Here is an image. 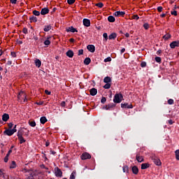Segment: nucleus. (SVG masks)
I'll use <instances>...</instances> for the list:
<instances>
[{
	"mask_svg": "<svg viewBox=\"0 0 179 179\" xmlns=\"http://www.w3.org/2000/svg\"><path fill=\"white\" fill-rule=\"evenodd\" d=\"M17 98L19 101H21V102L23 101L24 103L27 101L26 92H24V91H20L19 92Z\"/></svg>",
	"mask_w": 179,
	"mask_h": 179,
	"instance_id": "f257e3e1",
	"label": "nucleus"
},
{
	"mask_svg": "<svg viewBox=\"0 0 179 179\" xmlns=\"http://www.w3.org/2000/svg\"><path fill=\"white\" fill-rule=\"evenodd\" d=\"M17 125L15 124L13 129H8L3 131L4 135H7L8 136H12L15 132H17V129H16Z\"/></svg>",
	"mask_w": 179,
	"mask_h": 179,
	"instance_id": "f03ea898",
	"label": "nucleus"
},
{
	"mask_svg": "<svg viewBox=\"0 0 179 179\" xmlns=\"http://www.w3.org/2000/svg\"><path fill=\"white\" fill-rule=\"evenodd\" d=\"M24 131L23 129L18 130L17 136L18 137V139L20 141V143H24L26 142V140L23 138V133Z\"/></svg>",
	"mask_w": 179,
	"mask_h": 179,
	"instance_id": "7ed1b4c3",
	"label": "nucleus"
},
{
	"mask_svg": "<svg viewBox=\"0 0 179 179\" xmlns=\"http://www.w3.org/2000/svg\"><path fill=\"white\" fill-rule=\"evenodd\" d=\"M122 101V94H116L114 96L113 102L119 103H121Z\"/></svg>",
	"mask_w": 179,
	"mask_h": 179,
	"instance_id": "20e7f679",
	"label": "nucleus"
},
{
	"mask_svg": "<svg viewBox=\"0 0 179 179\" xmlns=\"http://www.w3.org/2000/svg\"><path fill=\"white\" fill-rule=\"evenodd\" d=\"M151 159L156 166H162V162L156 155H152Z\"/></svg>",
	"mask_w": 179,
	"mask_h": 179,
	"instance_id": "39448f33",
	"label": "nucleus"
},
{
	"mask_svg": "<svg viewBox=\"0 0 179 179\" xmlns=\"http://www.w3.org/2000/svg\"><path fill=\"white\" fill-rule=\"evenodd\" d=\"M81 160H87V159H92V155L89 152H84L80 156Z\"/></svg>",
	"mask_w": 179,
	"mask_h": 179,
	"instance_id": "423d86ee",
	"label": "nucleus"
},
{
	"mask_svg": "<svg viewBox=\"0 0 179 179\" xmlns=\"http://www.w3.org/2000/svg\"><path fill=\"white\" fill-rule=\"evenodd\" d=\"M55 174L56 177H62V171H61V169H59V168L56 167L55 169Z\"/></svg>",
	"mask_w": 179,
	"mask_h": 179,
	"instance_id": "0eeeda50",
	"label": "nucleus"
},
{
	"mask_svg": "<svg viewBox=\"0 0 179 179\" xmlns=\"http://www.w3.org/2000/svg\"><path fill=\"white\" fill-rule=\"evenodd\" d=\"M83 22L85 27H90V20L85 18L83 19Z\"/></svg>",
	"mask_w": 179,
	"mask_h": 179,
	"instance_id": "6e6552de",
	"label": "nucleus"
},
{
	"mask_svg": "<svg viewBox=\"0 0 179 179\" xmlns=\"http://www.w3.org/2000/svg\"><path fill=\"white\" fill-rule=\"evenodd\" d=\"M66 31L67 33H69V31L71 33H78V29H76V28H73V27H70L66 29Z\"/></svg>",
	"mask_w": 179,
	"mask_h": 179,
	"instance_id": "1a4fd4ad",
	"label": "nucleus"
},
{
	"mask_svg": "<svg viewBox=\"0 0 179 179\" xmlns=\"http://www.w3.org/2000/svg\"><path fill=\"white\" fill-rule=\"evenodd\" d=\"M87 49L88 50V51H90V52H94V51H96V48L93 45H88L87 46Z\"/></svg>",
	"mask_w": 179,
	"mask_h": 179,
	"instance_id": "9d476101",
	"label": "nucleus"
},
{
	"mask_svg": "<svg viewBox=\"0 0 179 179\" xmlns=\"http://www.w3.org/2000/svg\"><path fill=\"white\" fill-rule=\"evenodd\" d=\"M122 108H134L132 104L121 103Z\"/></svg>",
	"mask_w": 179,
	"mask_h": 179,
	"instance_id": "9b49d317",
	"label": "nucleus"
},
{
	"mask_svg": "<svg viewBox=\"0 0 179 179\" xmlns=\"http://www.w3.org/2000/svg\"><path fill=\"white\" fill-rule=\"evenodd\" d=\"M124 15H125V12H123V11H116L114 13V15L117 17H120L121 16H124Z\"/></svg>",
	"mask_w": 179,
	"mask_h": 179,
	"instance_id": "f8f14e48",
	"label": "nucleus"
},
{
	"mask_svg": "<svg viewBox=\"0 0 179 179\" xmlns=\"http://www.w3.org/2000/svg\"><path fill=\"white\" fill-rule=\"evenodd\" d=\"M50 10L48 8H42L41 10V15H47V13H49Z\"/></svg>",
	"mask_w": 179,
	"mask_h": 179,
	"instance_id": "ddd939ff",
	"label": "nucleus"
},
{
	"mask_svg": "<svg viewBox=\"0 0 179 179\" xmlns=\"http://www.w3.org/2000/svg\"><path fill=\"white\" fill-rule=\"evenodd\" d=\"M179 45V41H173L171 43L170 47L171 48H174L175 47H178Z\"/></svg>",
	"mask_w": 179,
	"mask_h": 179,
	"instance_id": "4468645a",
	"label": "nucleus"
},
{
	"mask_svg": "<svg viewBox=\"0 0 179 179\" xmlns=\"http://www.w3.org/2000/svg\"><path fill=\"white\" fill-rule=\"evenodd\" d=\"M91 96H96L97 94V89L92 88L90 91Z\"/></svg>",
	"mask_w": 179,
	"mask_h": 179,
	"instance_id": "2eb2a0df",
	"label": "nucleus"
},
{
	"mask_svg": "<svg viewBox=\"0 0 179 179\" xmlns=\"http://www.w3.org/2000/svg\"><path fill=\"white\" fill-rule=\"evenodd\" d=\"M66 56L69 57V58H73V51L71 50H69L66 53Z\"/></svg>",
	"mask_w": 179,
	"mask_h": 179,
	"instance_id": "dca6fc26",
	"label": "nucleus"
},
{
	"mask_svg": "<svg viewBox=\"0 0 179 179\" xmlns=\"http://www.w3.org/2000/svg\"><path fill=\"white\" fill-rule=\"evenodd\" d=\"M34 62H35V65L37 68H40V66H41V62L40 59H36Z\"/></svg>",
	"mask_w": 179,
	"mask_h": 179,
	"instance_id": "f3484780",
	"label": "nucleus"
},
{
	"mask_svg": "<svg viewBox=\"0 0 179 179\" xmlns=\"http://www.w3.org/2000/svg\"><path fill=\"white\" fill-rule=\"evenodd\" d=\"M2 120H3V121H4V122H6V121H8V120H9V115L4 113L2 115Z\"/></svg>",
	"mask_w": 179,
	"mask_h": 179,
	"instance_id": "a211bd4d",
	"label": "nucleus"
},
{
	"mask_svg": "<svg viewBox=\"0 0 179 179\" xmlns=\"http://www.w3.org/2000/svg\"><path fill=\"white\" fill-rule=\"evenodd\" d=\"M17 167V164H16V162L12 161L11 163L10 164V169H16Z\"/></svg>",
	"mask_w": 179,
	"mask_h": 179,
	"instance_id": "6ab92c4d",
	"label": "nucleus"
},
{
	"mask_svg": "<svg viewBox=\"0 0 179 179\" xmlns=\"http://www.w3.org/2000/svg\"><path fill=\"white\" fill-rule=\"evenodd\" d=\"M29 20L31 23H36L37 22V18L36 16L32 15L29 17Z\"/></svg>",
	"mask_w": 179,
	"mask_h": 179,
	"instance_id": "aec40b11",
	"label": "nucleus"
},
{
	"mask_svg": "<svg viewBox=\"0 0 179 179\" xmlns=\"http://www.w3.org/2000/svg\"><path fill=\"white\" fill-rule=\"evenodd\" d=\"M109 40H115L117 38V34L113 33L108 36Z\"/></svg>",
	"mask_w": 179,
	"mask_h": 179,
	"instance_id": "412c9836",
	"label": "nucleus"
},
{
	"mask_svg": "<svg viewBox=\"0 0 179 179\" xmlns=\"http://www.w3.org/2000/svg\"><path fill=\"white\" fill-rule=\"evenodd\" d=\"M149 164L148 163H144L141 164V170H146V169H149Z\"/></svg>",
	"mask_w": 179,
	"mask_h": 179,
	"instance_id": "4be33fe9",
	"label": "nucleus"
},
{
	"mask_svg": "<svg viewBox=\"0 0 179 179\" xmlns=\"http://www.w3.org/2000/svg\"><path fill=\"white\" fill-rule=\"evenodd\" d=\"M108 20L110 23H114V22H115V17L113 15H110L108 17Z\"/></svg>",
	"mask_w": 179,
	"mask_h": 179,
	"instance_id": "5701e85b",
	"label": "nucleus"
},
{
	"mask_svg": "<svg viewBox=\"0 0 179 179\" xmlns=\"http://www.w3.org/2000/svg\"><path fill=\"white\" fill-rule=\"evenodd\" d=\"M131 170L134 174H138V173H139V169L136 167V166H133Z\"/></svg>",
	"mask_w": 179,
	"mask_h": 179,
	"instance_id": "b1692460",
	"label": "nucleus"
},
{
	"mask_svg": "<svg viewBox=\"0 0 179 179\" xmlns=\"http://www.w3.org/2000/svg\"><path fill=\"white\" fill-rule=\"evenodd\" d=\"M136 160L137 162H138V163H142V162H143V157L139 155H136Z\"/></svg>",
	"mask_w": 179,
	"mask_h": 179,
	"instance_id": "393cba45",
	"label": "nucleus"
},
{
	"mask_svg": "<svg viewBox=\"0 0 179 179\" xmlns=\"http://www.w3.org/2000/svg\"><path fill=\"white\" fill-rule=\"evenodd\" d=\"M51 28H52L51 24L45 25L43 30L44 31H50Z\"/></svg>",
	"mask_w": 179,
	"mask_h": 179,
	"instance_id": "a878e982",
	"label": "nucleus"
},
{
	"mask_svg": "<svg viewBox=\"0 0 179 179\" xmlns=\"http://www.w3.org/2000/svg\"><path fill=\"white\" fill-rule=\"evenodd\" d=\"M90 62H92V59H90V58H89V57L85 58L84 60L85 65H89V64H90Z\"/></svg>",
	"mask_w": 179,
	"mask_h": 179,
	"instance_id": "bb28decb",
	"label": "nucleus"
},
{
	"mask_svg": "<svg viewBox=\"0 0 179 179\" xmlns=\"http://www.w3.org/2000/svg\"><path fill=\"white\" fill-rule=\"evenodd\" d=\"M104 83H111V78L107 76L103 79Z\"/></svg>",
	"mask_w": 179,
	"mask_h": 179,
	"instance_id": "cd10ccee",
	"label": "nucleus"
},
{
	"mask_svg": "<svg viewBox=\"0 0 179 179\" xmlns=\"http://www.w3.org/2000/svg\"><path fill=\"white\" fill-rule=\"evenodd\" d=\"M41 124H45L47 122V117H41L40 119Z\"/></svg>",
	"mask_w": 179,
	"mask_h": 179,
	"instance_id": "c85d7f7f",
	"label": "nucleus"
},
{
	"mask_svg": "<svg viewBox=\"0 0 179 179\" xmlns=\"http://www.w3.org/2000/svg\"><path fill=\"white\" fill-rule=\"evenodd\" d=\"M76 177V171H73L71 173L69 179H75Z\"/></svg>",
	"mask_w": 179,
	"mask_h": 179,
	"instance_id": "c756f323",
	"label": "nucleus"
},
{
	"mask_svg": "<svg viewBox=\"0 0 179 179\" xmlns=\"http://www.w3.org/2000/svg\"><path fill=\"white\" fill-rule=\"evenodd\" d=\"M115 107V105L110 103L108 105V108H106L107 110H112Z\"/></svg>",
	"mask_w": 179,
	"mask_h": 179,
	"instance_id": "7c9ffc66",
	"label": "nucleus"
},
{
	"mask_svg": "<svg viewBox=\"0 0 179 179\" xmlns=\"http://www.w3.org/2000/svg\"><path fill=\"white\" fill-rule=\"evenodd\" d=\"M175 155L176 160H179V150L175 151Z\"/></svg>",
	"mask_w": 179,
	"mask_h": 179,
	"instance_id": "2f4dec72",
	"label": "nucleus"
},
{
	"mask_svg": "<svg viewBox=\"0 0 179 179\" xmlns=\"http://www.w3.org/2000/svg\"><path fill=\"white\" fill-rule=\"evenodd\" d=\"M29 124L30 125V127H36V122L35 121H29Z\"/></svg>",
	"mask_w": 179,
	"mask_h": 179,
	"instance_id": "473e14b6",
	"label": "nucleus"
},
{
	"mask_svg": "<svg viewBox=\"0 0 179 179\" xmlns=\"http://www.w3.org/2000/svg\"><path fill=\"white\" fill-rule=\"evenodd\" d=\"M48 38H48V39L44 41L45 45H50L51 44V41H50V40H48Z\"/></svg>",
	"mask_w": 179,
	"mask_h": 179,
	"instance_id": "72a5a7b5",
	"label": "nucleus"
},
{
	"mask_svg": "<svg viewBox=\"0 0 179 179\" xmlns=\"http://www.w3.org/2000/svg\"><path fill=\"white\" fill-rule=\"evenodd\" d=\"M171 37V35L169 34L164 36V40H169V38H170Z\"/></svg>",
	"mask_w": 179,
	"mask_h": 179,
	"instance_id": "f704fd0d",
	"label": "nucleus"
},
{
	"mask_svg": "<svg viewBox=\"0 0 179 179\" xmlns=\"http://www.w3.org/2000/svg\"><path fill=\"white\" fill-rule=\"evenodd\" d=\"M104 89H110V87H111V85L110 83H106L104 86H103Z\"/></svg>",
	"mask_w": 179,
	"mask_h": 179,
	"instance_id": "c9c22d12",
	"label": "nucleus"
},
{
	"mask_svg": "<svg viewBox=\"0 0 179 179\" xmlns=\"http://www.w3.org/2000/svg\"><path fill=\"white\" fill-rule=\"evenodd\" d=\"M67 3H69V5H73L75 0H67Z\"/></svg>",
	"mask_w": 179,
	"mask_h": 179,
	"instance_id": "e433bc0d",
	"label": "nucleus"
},
{
	"mask_svg": "<svg viewBox=\"0 0 179 179\" xmlns=\"http://www.w3.org/2000/svg\"><path fill=\"white\" fill-rule=\"evenodd\" d=\"M122 169H123L124 173H128V166H124Z\"/></svg>",
	"mask_w": 179,
	"mask_h": 179,
	"instance_id": "4c0bfd02",
	"label": "nucleus"
},
{
	"mask_svg": "<svg viewBox=\"0 0 179 179\" xmlns=\"http://www.w3.org/2000/svg\"><path fill=\"white\" fill-rule=\"evenodd\" d=\"M33 14L35 15V16H40V13L39 11H37V10H34L33 11Z\"/></svg>",
	"mask_w": 179,
	"mask_h": 179,
	"instance_id": "58836bf2",
	"label": "nucleus"
},
{
	"mask_svg": "<svg viewBox=\"0 0 179 179\" xmlns=\"http://www.w3.org/2000/svg\"><path fill=\"white\" fill-rule=\"evenodd\" d=\"M143 27L145 30H148L149 29V24L148 23H145L143 24Z\"/></svg>",
	"mask_w": 179,
	"mask_h": 179,
	"instance_id": "ea45409f",
	"label": "nucleus"
},
{
	"mask_svg": "<svg viewBox=\"0 0 179 179\" xmlns=\"http://www.w3.org/2000/svg\"><path fill=\"white\" fill-rule=\"evenodd\" d=\"M104 62H111V57H108L104 59Z\"/></svg>",
	"mask_w": 179,
	"mask_h": 179,
	"instance_id": "a19ab883",
	"label": "nucleus"
},
{
	"mask_svg": "<svg viewBox=\"0 0 179 179\" xmlns=\"http://www.w3.org/2000/svg\"><path fill=\"white\" fill-rule=\"evenodd\" d=\"M155 61L156 62H162V58H160V57H156Z\"/></svg>",
	"mask_w": 179,
	"mask_h": 179,
	"instance_id": "79ce46f5",
	"label": "nucleus"
},
{
	"mask_svg": "<svg viewBox=\"0 0 179 179\" xmlns=\"http://www.w3.org/2000/svg\"><path fill=\"white\" fill-rule=\"evenodd\" d=\"M106 101H107V99H106V97H102V99H101V103H102V104H104Z\"/></svg>",
	"mask_w": 179,
	"mask_h": 179,
	"instance_id": "37998d69",
	"label": "nucleus"
},
{
	"mask_svg": "<svg viewBox=\"0 0 179 179\" xmlns=\"http://www.w3.org/2000/svg\"><path fill=\"white\" fill-rule=\"evenodd\" d=\"M103 37L105 38V40H106V41L108 40V35L107 34V33H104L103 34Z\"/></svg>",
	"mask_w": 179,
	"mask_h": 179,
	"instance_id": "c03bdc74",
	"label": "nucleus"
},
{
	"mask_svg": "<svg viewBox=\"0 0 179 179\" xmlns=\"http://www.w3.org/2000/svg\"><path fill=\"white\" fill-rule=\"evenodd\" d=\"M8 160H9V156L6 155V157H4V162L8 163Z\"/></svg>",
	"mask_w": 179,
	"mask_h": 179,
	"instance_id": "a18cd8bd",
	"label": "nucleus"
},
{
	"mask_svg": "<svg viewBox=\"0 0 179 179\" xmlns=\"http://www.w3.org/2000/svg\"><path fill=\"white\" fill-rule=\"evenodd\" d=\"M96 6H98V8H102L103 6V3H98L96 4Z\"/></svg>",
	"mask_w": 179,
	"mask_h": 179,
	"instance_id": "49530a36",
	"label": "nucleus"
},
{
	"mask_svg": "<svg viewBox=\"0 0 179 179\" xmlns=\"http://www.w3.org/2000/svg\"><path fill=\"white\" fill-rule=\"evenodd\" d=\"M168 104H170V105L174 104V100H173V99H169V100H168Z\"/></svg>",
	"mask_w": 179,
	"mask_h": 179,
	"instance_id": "de8ad7c7",
	"label": "nucleus"
},
{
	"mask_svg": "<svg viewBox=\"0 0 179 179\" xmlns=\"http://www.w3.org/2000/svg\"><path fill=\"white\" fill-rule=\"evenodd\" d=\"M24 34H27L29 33L27 28H24L22 30Z\"/></svg>",
	"mask_w": 179,
	"mask_h": 179,
	"instance_id": "09e8293b",
	"label": "nucleus"
},
{
	"mask_svg": "<svg viewBox=\"0 0 179 179\" xmlns=\"http://www.w3.org/2000/svg\"><path fill=\"white\" fill-rule=\"evenodd\" d=\"M78 55H83V49H80L78 50Z\"/></svg>",
	"mask_w": 179,
	"mask_h": 179,
	"instance_id": "8fccbe9b",
	"label": "nucleus"
},
{
	"mask_svg": "<svg viewBox=\"0 0 179 179\" xmlns=\"http://www.w3.org/2000/svg\"><path fill=\"white\" fill-rule=\"evenodd\" d=\"M171 14L173 15V16H177V11L176 10L171 11Z\"/></svg>",
	"mask_w": 179,
	"mask_h": 179,
	"instance_id": "3c124183",
	"label": "nucleus"
},
{
	"mask_svg": "<svg viewBox=\"0 0 179 179\" xmlns=\"http://www.w3.org/2000/svg\"><path fill=\"white\" fill-rule=\"evenodd\" d=\"M133 19L138 20L139 19V16L138 15H133Z\"/></svg>",
	"mask_w": 179,
	"mask_h": 179,
	"instance_id": "603ef678",
	"label": "nucleus"
},
{
	"mask_svg": "<svg viewBox=\"0 0 179 179\" xmlns=\"http://www.w3.org/2000/svg\"><path fill=\"white\" fill-rule=\"evenodd\" d=\"M141 66L142 68H145V66H146V62H141Z\"/></svg>",
	"mask_w": 179,
	"mask_h": 179,
	"instance_id": "864d4df0",
	"label": "nucleus"
},
{
	"mask_svg": "<svg viewBox=\"0 0 179 179\" xmlns=\"http://www.w3.org/2000/svg\"><path fill=\"white\" fill-rule=\"evenodd\" d=\"M8 128H9V129H12V128H13V123H9Z\"/></svg>",
	"mask_w": 179,
	"mask_h": 179,
	"instance_id": "5fc2aeb1",
	"label": "nucleus"
},
{
	"mask_svg": "<svg viewBox=\"0 0 179 179\" xmlns=\"http://www.w3.org/2000/svg\"><path fill=\"white\" fill-rule=\"evenodd\" d=\"M157 10H158V12H162V10H163V7H162V6L157 7Z\"/></svg>",
	"mask_w": 179,
	"mask_h": 179,
	"instance_id": "6e6d98bb",
	"label": "nucleus"
},
{
	"mask_svg": "<svg viewBox=\"0 0 179 179\" xmlns=\"http://www.w3.org/2000/svg\"><path fill=\"white\" fill-rule=\"evenodd\" d=\"M168 122H169V125H173V124H174V122H173L172 120H168Z\"/></svg>",
	"mask_w": 179,
	"mask_h": 179,
	"instance_id": "4d7b16f0",
	"label": "nucleus"
},
{
	"mask_svg": "<svg viewBox=\"0 0 179 179\" xmlns=\"http://www.w3.org/2000/svg\"><path fill=\"white\" fill-rule=\"evenodd\" d=\"M11 56L15 58L16 57V53L15 52H11Z\"/></svg>",
	"mask_w": 179,
	"mask_h": 179,
	"instance_id": "13d9d810",
	"label": "nucleus"
},
{
	"mask_svg": "<svg viewBox=\"0 0 179 179\" xmlns=\"http://www.w3.org/2000/svg\"><path fill=\"white\" fill-rule=\"evenodd\" d=\"M45 93L46 94H48V96H50V94H51V92H49V91L47 90H45Z\"/></svg>",
	"mask_w": 179,
	"mask_h": 179,
	"instance_id": "bf43d9fd",
	"label": "nucleus"
},
{
	"mask_svg": "<svg viewBox=\"0 0 179 179\" xmlns=\"http://www.w3.org/2000/svg\"><path fill=\"white\" fill-rule=\"evenodd\" d=\"M10 153H12V149L9 150L8 153L6 154L7 156H10Z\"/></svg>",
	"mask_w": 179,
	"mask_h": 179,
	"instance_id": "052dcab7",
	"label": "nucleus"
},
{
	"mask_svg": "<svg viewBox=\"0 0 179 179\" xmlns=\"http://www.w3.org/2000/svg\"><path fill=\"white\" fill-rule=\"evenodd\" d=\"M16 2H17V0H10L11 3L15 4Z\"/></svg>",
	"mask_w": 179,
	"mask_h": 179,
	"instance_id": "680f3d73",
	"label": "nucleus"
},
{
	"mask_svg": "<svg viewBox=\"0 0 179 179\" xmlns=\"http://www.w3.org/2000/svg\"><path fill=\"white\" fill-rule=\"evenodd\" d=\"M7 65H12V61L11 60H8L7 62Z\"/></svg>",
	"mask_w": 179,
	"mask_h": 179,
	"instance_id": "e2e57ef3",
	"label": "nucleus"
},
{
	"mask_svg": "<svg viewBox=\"0 0 179 179\" xmlns=\"http://www.w3.org/2000/svg\"><path fill=\"white\" fill-rule=\"evenodd\" d=\"M56 152L53 150H50V155H56Z\"/></svg>",
	"mask_w": 179,
	"mask_h": 179,
	"instance_id": "0e129e2a",
	"label": "nucleus"
},
{
	"mask_svg": "<svg viewBox=\"0 0 179 179\" xmlns=\"http://www.w3.org/2000/svg\"><path fill=\"white\" fill-rule=\"evenodd\" d=\"M61 106H62V107H65V101H62L61 103Z\"/></svg>",
	"mask_w": 179,
	"mask_h": 179,
	"instance_id": "69168bd1",
	"label": "nucleus"
},
{
	"mask_svg": "<svg viewBox=\"0 0 179 179\" xmlns=\"http://www.w3.org/2000/svg\"><path fill=\"white\" fill-rule=\"evenodd\" d=\"M45 146L46 147L50 146V141H46Z\"/></svg>",
	"mask_w": 179,
	"mask_h": 179,
	"instance_id": "338daca9",
	"label": "nucleus"
},
{
	"mask_svg": "<svg viewBox=\"0 0 179 179\" xmlns=\"http://www.w3.org/2000/svg\"><path fill=\"white\" fill-rule=\"evenodd\" d=\"M3 176V172L0 169V177Z\"/></svg>",
	"mask_w": 179,
	"mask_h": 179,
	"instance_id": "774afa93",
	"label": "nucleus"
}]
</instances>
